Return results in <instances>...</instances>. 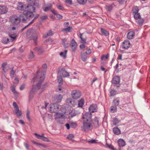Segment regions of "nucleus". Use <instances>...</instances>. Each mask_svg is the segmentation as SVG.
Returning <instances> with one entry per match:
<instances>
[{
	"instance_id": "1",
	"label": "nucleus",
	"mask_w": 150,
	"mask_h": 150,
	"mask_svg": "<svg viewBox=\"0 0 150 150\" xmlns=\"http://www.w3.org/2000/svg\"><path fill=\"white\" fill-rule=\"evenodd\" d=\"M25 19L24 17L22 15L17 16L14 15L12 16L10 19V20L11 23L14 25H17L21 21L25 22Z\"/></svg>"
},
{
	"instance_id": "2",
	"label": "nucleus",
	"mask_w": 150,
	"mask_h": 150,
	"mask_svg": "<svg viewBox=\"0 0 150 150\" xmlns=\"http://www.w3.org/2000/svg\"><path fill=\"white\" fill-rule=\"evenodd\" d=\"M24 14L27 17L26 18H24L25 19V21H26L27 22V23L28 24V25H29L35 19V18H33V19L32 20L30 21V18H29L30 17H33V15L32 12H30L28 11H25L24 13Z\"/></svg>"
},
{
	"instance_id": "3",
	"label": "nucleus",
	"mask_w": 150,
	"mask_h": 150,
	"mask_svg": "<svg viewBox=\"0 0 150 150\" xmlns=\"http://www.w3.org/2000/svg\"><path fill=\"white\" fill-rule=\"evenodd\" d=\"M58 73L59 76L63 77H66L69 76V74L65 69H62L59 71Z\"/></svg>"
},
{
	"instance_id": "4",
	"label": "nucleus",
	"mask_w": 150,
	"mask_h": 150,
	"mask_svg": "<svg viewBox=\"0 0 150 150\" xmlns=\"http://www.w3.org/2000/svg\"><path fill=\"white\" fill-rule=\"evenodd\" d=\"M84 122H91V114L89 113H86L83 117Z\"/></svg>"
},
{
	"instance_id": "5",
	"label": "nucleus",
	"mask_w": 150,
	"mask_h": 150,
	"mask_svg": "<svg viewBox=\"0 0 150 150\" xmlns=\"http://www.w3.org/2000/svg\"><path fill=\"white\" fill-rule=\"evenodd\" d=\"M130 42L127 40H125L123 42L122 46L124 48L126 49L129 47Z\"/></svg>"
},
{
	"instance_id": "6",
	"label": "nucleus",
	"mask_w": 150,
	"mask_h": 150,
	"mask_svg": "<svg viewBox=\"0 0 150 150\" xmlns=\"http://www.w3.org/2000/svg\"><path fill=\"white\" fill-rule=\"evenodd\" d=\"M120 79L119 77L116 76L114 77L112 79V82L115 84H118L120 83Z\"/></svg>"
},
{
	"instance_id": "7",
	"label": "nucleus",
	"mask_w": 150,
	"mask_h": 150,
	"mask_svg": "<svg viewBox=\"0 0 150 150\" xmlns=\"http://www.w3.org/2000/svg\"><path fill=\"white\" fill-rule=\"evenodd\" d=\"M27 35L30 37H31V36H32L34 40H36L37 38V36L35 35V33L33 31H31L28 32Z\"/></svg>"
},
{
	"instance_id": "8",
	"label": "nucleus",
	"mask_w": 150,
	"mask_h": 150,
	"mask_svg": "<svg viewBox=\"0 0 150 150\" xmlns=\"http://www.w3.org/2000/svg\"><path fill=\"white\" fill-rule=\"evenodd\" d=\"M7 8L5 6L0 7V13L1 14H4L7 12Z\"/></svg>"
},
{
	"instance_id": "9",
	"label": "nucleus",
	"mask_w": 150,
	"mask_h": 150,
	"mask_svg": "<svg viewBox=\"0 0 150 150\" xmlns=\"http://www.w3.org/2000/svg\"><path fill=\"white\" fill-rule=\"evenodd\" d=\"M91 124V122H84L83 128L85 131L88 129L90 127Z\"/></svg>"
},
{
	"instance_id": "10",
	"label": "nucleus",
	"mask_w": 150,
	"mask_h": 150,
	"mask_svg": "<svg viewBox=\"0 0 150 150\" xmlns=\"http://www.w3.org/2000/svg\"><path fill=\"white\" fill-rule=\"evenodd\" d=\"M72 96L73 98L74 99H77L80 97L81 95L80 92H77L72 94Z\"/></svg>"
},
{
	"instance_id": "11",
	"label": "nucleus",
	"mask_w": 150,
	"mask_h": 150,
	"mask_svg": "<svg viewBox=\"0 0 150 150\" xmlns=\"http://www.w3.org/2000/svg\"><path fill=\"white\" fill-rule=\"evenodd\" d=\"M59 108L57 104L56 103H55L52 105L51 107V111L53 112H55L54 110H56V109Z\"/></svg>"
},
{
	"instance_id": "12",
	"label": "nucleus",
	"mask_w": 150,
	"mask_h": 150,
	"mask_svg": "<svg viewBox=\"0 0 150 150\" xmlns=\"http://www.w3.org/2000/svg\"><path fill=\"white\" fill-rule=\"evenodd\" d=\"M29 3L31 6H30V8L33 9V10L35 11V8L33 6L35 5V4L36 3V0H30Z\"/></svg>"
},
{
	"instance_id": "13",
	"label": "nucleus",
	"mask_w": 150,
	"mask_h": 150,
	"mask_svg": "<svg viewBox=\"0 0 150 150\" xmlns=\"http://www.w3.org/2000/svg\"><path fill=\"white\" fill-rule=\"evenodd\" d=\"M118 142L120 146H123L125 144V141L122 139H119L118 141Z\"/></svg>"
},
{
	"instance_id": "14",
	"label": "nucleus",
	"mask_w": 150,
	"mask_h": 150,
	"mask_svg": "<svg viewBox=\"0 0 150 150\" xmlns=\"http://www.w3.org/2000/svg\"><path fill=\"white\" fill-rule=\"evenodd\" d=\"M62 98V96L61 95L56 96L54 97V99L56 100V102H60Z\"/></svg>"
},
{
	"instance_id": "15",
	"label": "nucleus",
	"mask_w": 150,
	"mask_h": 150,
	"mask_svg": "<svg viewBox=\"0 0 150 150\" xmlns=\"http://www.w3.org/2000/svg\"><path fill=\"white\" fill-rule=\"evenodd\" d=\"M71 46L74 50H75L77 44L74 39L72 40Z\"/></svg>"
},
{
	"instance_id": "16",
	"label": "nucleus",
	"mask_w": 150,
	"mask_h": 150,
	"mask_svg": "<svg viewBox=\"0 0 150 150\" xmlns=\"http://www.w3.org/2000/svg\"><path fill=\"white\" fill-rule=\"evenodd\" d=\"M134 36V33L133 32H130L127 34V38L129 39H132Z\"/></svg>"
},
{
	"instance_id": "17",
	"label": "nucleus",
	"mask_w": 150,
	"mask_h": 150,
	"mask_svg": "<svg viewBox=\"0 0 150 150\" xmlns=\"http://www.w3.org/2000/svg\"><path fill=\"white\" fill-rule=\"evenodd\" d=\"M96 107L95 105H91L89 108V110L91 112H93L95 111L96 110Z\"/></svg>"
},
{
	"instance_id": "18",
	"label": "nucleus",
	"mask_w": 150,
	"mask_h": 150,
	"mask_svg": "<svg viewBox=\"0 0 150 150\" xmlns=\"http://www.w3.org/2000/svg\"><path fill=\"white\" fill-rule=\"evenodd\" d=\"M101 31L102 34L106 36H108L109 35V33L106 30L103 29H101Z\"/></svg>"
},
{
	"instance_id": "19",
	"label": "nucleus",
	"mask_w": 150,
	"mask_h": 150,
	"mask_svg": "<svg viewBox=\"0 0 150 150\" xmlns=\"http://www.w3.org/2000/svg\"><path fill=\"white\" fill-rule=\"evenodd\" d=\"M41 82L40 81L37 85L36 86H33V88L32 89V90L35 88L36 89H39L41 87Z\"/></svg>"
},
{
	"instance_id": "20",
	"label": "nucleus",
	"mask_w": 150,
	"mask_h": 150,
	"mask_svg": "<svg viewBox=\"0 0 150 150\" xmlns=\"http://www.w3.org/2000/svg\"><path fill=\"white\" fill-rule=\"evenodd\" d=\"M9 36L11 38V40L13 41L15 40L17 37V36L15 35V34H9Z\"/></svg>"
},
{
	"instance_id": "21",
	"label": "nucleus",
	"mask_w": 150,
	"mask_h": 150,
	"mask_svg": "<svg viewBox=\"0 0 150 150\" xmlns=\"http://www.w3.org/2000/svg\"><path fill=\"white\" fill-rule=\"evenodd\" d=\"M16 113L18 116H20L22 114L21 111L19 110V108L16 109Z\"/></svg>"
},
{
	"instance_id": "22",
	"label": "nucleus",
	"mask_w": 150,
	"mask_h": 150,
	"mask_svg": "<svg viewBox=\"0 0 150 150\" xmlns=\"http://www.w3.org/2000/svg\"><path fill=\"white\" fill-rule=\"evenodd\" d=\"M141 17L139 13H134V18L136 19H140Z\"/></svg>"
},
{
	"instance_id": "23",
	"label": "nucleus",
	"mask_w": 150,
	"mask_h": 150,
	"mask_svg": "<svg viewBox=\"0 0 150 150\" xmlns=\"http://www.w3.org/2000/svg\"><path fill=\"white\" fill-rule=\"evenodd\" d=\"M113 132L115 134H118L120 133V129L117 128H115L113 129Z\"/></svg>"
},
{
	"instance_id": "24",
	"label": "nucleus",
	"mask_w": 150,
	"mask_h": 150,
	"mask_svg": "<svg viewBox=\"0 0 150 150\" xmlns=\"http://www.w3.org/2000/svg\"><path fill=\"white\" fill-rule=\"evenodd\" d=\"M84 104V100L81 99L79 101L78 107H82Z\"/></svg>"
},
{
	"instance_id": "25",
	"label": "nucleus",
	"mask_w": 150,
	"mask_h": 150,
	"mask_svg": "<svg viewBox=\"0 0 150 150\" xmlns=\"http://www.w3.org/2000/svg\"><path fill=\"white\" fill-rule=\"evenodd\" d=\"M11 90L12 92L15 94L18 93V92L15 89V87L14 85H13L11 86Z\"/></svg>"
},
{
	"instance_id": "26",
	"label": "nucleus",
	"mask_w": 150,
	"mask_h": 150,
	"mask_svg": "<svg viewBox=\"0 0 150 150\" xmlns=\"http://www.w3.org/2000/svg\"><path fill=\"white\" fill-rule=\"evenodd\" d=\"M67 52V50H65L64 52H61L60 54V55L63 57L64 58H65L66 57V54Z\"/></svg>"
},
{
	"instance_id": "27",
	"label": "nucleus",
	"mask_w": 150,
	"mask_h": 150,
	"mask_svg": "<svg viewBox=\"0 0 150 150\" xmlns=\"http://www.w3.org/2000/svg\"><path fill=\"white\" fill-rule=\"evenodd\" d=\"M55 115L56 116V118H57L62 117L63 115V114L62 113H57Z\"/></svg>"
},
{
	"instance_id": "28",
	"label": "nucleus",
	"mask_w": 150,
	"mask_h": 150,
	"mask_svg": "<svg viewBox=\"0 0 150 150\" xmlns=\"http://www.w3.org/2000/svg\"><path fill=\"white\" fill-rule=\"evenodd\" d=\"M87 0H77L78 2L80 4H83L86 2Z\"/></svg>"
},
{
	"instance_id": "29",
	"label": "nucleus",
	"mask_w": 150,
	"mask_h": 150,
	"mask_svg": "<svg viewBox=\"0 0 150 150\" xmlns=\"http://www.w3.org/2000/svg\"><path fill=\"white\" fill-rule=\"evenodd\" d=\"M76 113L74 111H71L69 113V115L71 117H73L74 116L76 115Z\"/></svg>"
},
{
	"instance_id": "30",
	"label": "nucleus",
	"mask_w": 150,
	"mask_h": 150,
	"mask_svg": "<svg viewBox=\"0 0 150 150\" xmlns=\"http://www.w3.org/2000/svg\"><path fill=\"white\" fill-rule=\"evenodd\" d=\"M71 28L70 27H68L67 28H64L63 29V31H65L67 32H70Z\"/></svg>"
},
{
	"instance_id": "31",
	"label": "nucleus",
	"mask_w": 150,
	"mask_h": 150,
	"mask_svg": "<svg viewBox=\"0 0 150 150\" xmlns=\"http://www.w3.org/2000/svg\"><path fill=\"white\" fill-rule=\"evenodd\" d=\"M62 77L59 76L58 77V82L59 83H61L62 82Z\"/></svg>"
},
{
	"instance_id": "32",
	"label": "nucleus",
	"mask_w": 150,
	"mask_h": 150,
	"mask_svg": "<svg viewBox=\"0 0 150 150\" xmlns=\"http://www.w3.org/2000/svg\"><path fill=\"white\" fill-rule=\"evenodd\" d=\"M138 23L139 25H141L144 22V20L141 18L140 19H138Z\"/></svg>"
},
{
	"instance_id": "33",
	"label": "nucleus",
	"mask_w": 150,
	"mask_h": 150,
	"mask_svg": "<svg viewBox=\"0 0 150 150\" xmlns=\"http://www.w3.org/2000/svg\"><path fill=\"white\" fill-rule=\"evenodd\" d=\"M9 41V40L8 39H5L3 40V42L4 44H6Z\"/></svg>"
},
{
	"instance_id": "34",
	"label": "nucleus",
	"mask_w": 150,
	"mask_h": 150,
	"mask_svg": "<svg viewBox=\"0 0 150 150\" xmlns=\"http://www.w3.org/2000/svg\"><path fill=\"white\" fill-rule=\"evenodd\" d=\"M52 7V5H51L49 7H45L44 9V11H46L49 10H50Z\"/></svg>"
},
{
	"instance_id": "35",
	"label": "nucleus",
	"mask_w": 150,
	"mask_h": 150,
	"mask_svg": "<svg viewBox=\"0 0 150 150\" xmlns=\"http://www.w3.org/2000/svg\"><path fill=\"white\" fill-rule=\"evenodd\" d=\"M91 53V50L90 49H88L86 52V54L87 55L90 54Z\"/></svg>"
},
{
	"instance_id": "36",
	"label": "nucleus",
	"mask_w": 150,
	"mask_h": 150,
	"mask_svg": "<svg viewBox=\"0 0 150 150\" xmlns=\"http://www.w3.org/2000/svg\"><path fill=\"white\" fill-rule=\"evenodd\" d=\"M116 109V108L115 106H112L111 108V110L112 112H114Z\"/></svg>"
},
{
	"instance_id": "37",
	"label": "nucleus",
	"mask_w": 150,
	"mask_h": 150,
	"mask_svg": "<svg viewBox=\"0 0 150 150\" xmlns=\"http://www.w3.org/2000/svg\"><path fill=\"white\" fill-rule=\"evenodd\" d=\"M73 135L72 134H69L68 137L67 138L70 139H72L73 138Z\"/></svg>"
},
{
	"instance_id": "38",
	"label": "nucleus",
	"mask_w": 150,
	"mask_h": 150,
	"mask_svg": "<svg viewBox=\"0 0 150 150\" xmlns=\"http://www.w3.org/2000/svg\"><path fill=\"white\" fill-rule=\"evenodd\" d=\"M56 15L57 16V17L59 19H61L62 18V16L60 14H57Z\"/></svg>"
},
{
	"instance_id": "39",
	"label": "nucleus",
	"mask_w": 150,
	"mask_h": 150,
	"mask_svg": "<svg viewBox=\"0 0 150 150\" xmlns=\"http://www.w3.org/2000/svg\"><path fill=\"white\" fill-rule=\"evenodd\" d=\"M66 2L69 4H72L71 0H66Z\"/></svg>"
},
{
	"instance_id": "40",
	"label": "nucleus",
	"mask_w": 150,
	"mask_h": 150,
	"mask_svg": "<svg viewBox=\"0 0 150 150\" xmlns=\"http://www.w3.org/2000/svg\"><path fill=\"white\" fill-rule=\"evenodd\" d=\"M118 122V121L117 119L116 118L113 121L114 124L115 125L116 124H117Z\"/></svg>"
},
{
	"instance_id": "41",
	"label": "nucleus",
	"mask_w": 150,
	"mask_h": 150,
	"mask_svg": "<svg viewBox=\"0 0 150 150\" xmlns=\"http://www.w3.org/2000/svg\"><path fill=\"white\" fill-rule=\"evenodd\" d=\"M13 105L16 109L18 108V106L16 102H13Z\"/></svg>"
},
{
	"instance_id": "42",
	"label": "nucleus",
	"mask_w": 150,
	"mask_h": 150,
	"mask_svg": "<svg viewBox=\"0 0 150 150\" xmlns=\"http://www.w3.org/2000/svg\"><path fill=\"white\" fill-rule=\"evenodd\" d=\"M139 11V9H138V8L137 7H136L134 9V11L133 12V13H138V11Z\"/></svg>"
},
{
	"instance_id": "43",
	"label": "nucleus",
	"mask_w": 150,
	"mask_h": 150,
	"mask_svg": "<svg viewBox=\"0 0 150 150\" xmlns=\"http://www.w3.org/2000/svg\"><path fill=\"white\" fill-rule=\"evenodd\" d=\"M35 134L36 136H37V137H44V138H47L44 137L42 135H39L37 133H35Z\"/></svg>"
},
{
	"instance_id": "44",
	"label": "nucleus",
	"mask_w": 150,
	"mask_h": 150,
	"mask_svg": "<svg viewBox=\"0 0 150 150\" xmlns=\"http://www.w3.org/2000/svg\"><path fill=\"white\" fill-rule=\"evenodd\" d=\"M82 34H80V38L81 39V40L83 42V43H86L85 40V39H83L82 38Z\"/></svg>"
},
{
	"instance_id": "45",
	"label": "nucleus",
	"mask_w": 150,
	"mask_h": 150,
	"mask_svg": "<svg viewBox=\"0 0 150 150\" xmlns=\"http://www.w3.org/2000/svg\"><path fill=\"white\" fill-rule=\"evenodd\" d=\"M47 18V16H44L41 17V18L43 20H45Z\"/></svg>"
},
{
	"instance_id": "46",
	"label": "nucleus",
	"mask_w": 150,
	"mask_h": 150,
	"mask_svg": "<svg viewBox=\"0 0 150 150\" xmlns=\"http://www.w3.org/2000/svg\"><path fill=\"white\" fill-rule=\"evenodd\" d=\"M80 47L81 49H84L85 48L86 46L84 44H82L80 45Z\"/></svg>"
},
{
	"instance_id": "47",
	"label": "nucleus",
	"mask_w": 150,
	"mask_h": 150,
	"mask_svg": "<svg viewBox=\"0 0 150 150\" xmlns=\"http://www.w3.org/2000/svg\"><path fill=\"white\" fill-rule=\"evenodd\" d=\"M66 42V40L65 39H64L62 40V44L64 45V46H66L65 42Z\"/></svg>"
},
{
	"instance_id": "48",
	"label": "nucleus",
	"mask_w": 150,
	"mask_h": 150,
	"mask_svg": "<svg viewBox=\"0 0 150 150\" xmlns=\"http://www.w3.org/2000/svg\"><path fill=\"white\" fill-rule=\"evenodd\" d=\"M115 94V91L114 90H112L110 92V95L111 96H112Z\"/></svg>"
},
{
	"instance_id": "49",
	"label": "nucleus",
	"mask_w": 150,
	"mask_h": 150,
	"mask_svg": "<svg viewBox=\"0 0 150 150\" xmlns=\"http://www.w3.org/2000/svg\"><path fill=\"white\" fill-rule=\"evenodd\" d=\"M89 142L91 143H96V140H90L89 141Z\"/></svg>"
},
{
	"instance_id": "50",
	"label": "nucleus",
	"mask_w": 150,
	"mask_h": 150,
	"mask_svg": "<svg viewBox=\"0 0 150 150\" xmlns=\"http://www.w3.org/2000/svg\"><path fill=\"white\" fill-rule=\"evenodd\" d=\"M71 100L70 99H68L67 100V102L68 103H71Z\"/></svg>"
},
{
	"instance_id": "51",
	"label": "nucleus",
	"mask_w": 150,
	"mask_h": 150,
	"mask_svg": "<svg viewBox=\"0 0 150 150\" xmlns=\"http://www.w3.org/2000/svg\"><path fill=\"white\" fill-rule=\"evenodd\" d=\"M51 12H52L53 13H54V14H55V15H56V14H57V13H56V12H55V10H52V11H51Z\"/></svg>"
},
{
	"instance_id": "52",
	"label": "nucleus",
	"mask_w": 150,
	"mask_h": 150,
	"mask_svg": "<svg viewBox=\"0 0 150 150\" xmlns=\"http://www.w3.org/2000/svg\"><path fill=\"white\" fill-rule=\"evenodd\" d=\"M66 126L68 129H69L70 128L69 125L68 124H67L66 125Z\"/></svg>"
},
{
	"instance_id": "53",
	"label": "nucleus",
	"mask_w": 150,
	"mask_h": 150,
	"mask_svg": "<svg viewBox=\"0 0 150 150\" xmlns=\"http://www.w3.org/2000/svg\"><path fill=\"white\" fill-rule=\"evenodd\" d=\"M105 58V56L104 55H103L102 57H101V59L102 60H103L104 58Z\"/></svg>"
},
{
	"instance_id": "54",
	"label": "nucleus",
	"mask_w": 150,
	"mask_h": 150,
	"mask_svg": "<svg viewBox=\"0 0 150 150\" xmlns=\"http://www.w3.org/2000/svg\"><path fill=\"white\" fill-rule=\"evenodd\" d=\"M24 88V86L23 85H22L20 87V89L21 90H22Z\"/></svg>"
},
{
	"instance_id": "55",
	"label": "nucleus",
	"mask_w": 150,
	"mask_h": 150,
	"mask_svg": "<svg viewBox=\"0 0 150 150\" xmlns=\"http://www.w3.org/2000/svg\"><path fill=\"white\" fill-rule=\"evenodd\" d=\"M3 88V86L1 83H0V89L2 90Z\"/></svg>"
},
{
	"instance_id": "56",
	"label": "nucleus",
	"mask_w": 150,
	"mask_h": 150,
	"mask_svg": "<svg viewBox=\"0 0 150 150\" xmlns=\"http://www.w3.org/2000/svg\"><path fill=\"white\" fill-rule=\"evenodd\" d=\"M82 59L83 61H85L86 60V58L85 57H82Z\"/></svg>"
},
{
	"instance_id": "57",
	"label": "nucleus",
	"mask_w": 150,
	"mask_h": 150,
	"mask_svg": "<svg viewBox=\"0 0 150 150\" xmlns=\"http://www.w3.org/2000/svg\"><path fill=\"white\" fill-rule=\"evenodd\" d=\"M27 117L28 118L29 120H30V117L29 116V113H28V112L27 113Z\"/></svg>"
},
{
	"instance_id": "58",
	"label": "nucleus",
	"mask_w": 150,
	"mask_h": 150,
	"mask_svg": "<svg viewBox=\"0 0 150 150\" xmlns=\"http://www.w3.org/2000/svg\"><path fill=\"white\" fill-rule=\"evenodd\" d=\"M34 144H35L38 145H40V146H42V145L41 144H38V143H37L36 142H34Z\"/></svg>"
},
{
	"instance_id": "59",
	"label": "nucleus",
	"mask_w": 150,
	"mask_h": 150,
	"mask_svg": "<svg viewBox=\"0 0 150 150\" xmlns=\"http://www.w3.org/2000/svg\"><path fill=\"white\" fill-rule=\"evenodd\" d=\"M15 73L14 71L12 69L11 71V74L13 75Z\"/></svg>"
},
{
	"instance_id": "60",
	"label": "nucleus",
	"mask_w": 150,
	"mask_h": 150,
	"mask_svg": "<svg viewBox=\"0 0 150 150\" xmlns=\"http://www.w3.org/2000/svg\"><path fill=\"white\" fill-rule=\"evenodd\" d=\"M20 122L21 123V124H24V122H23V121L22 120H20Z\"/></svg>"
},
{
	"instance_id": "61",
	"label": "nucleus",
	"mask_w": 150,
	"mask_h": 150,
	"mask_svg": "<svg viewBox=\"0 0 150 150\" xmlns=\"http://www.w3.org/2000/svg\"><path fill=\"white\" fill-rule=\"evenodd\" d=\"M65 25H66V26H67L69 25V23L67 22L65 23Z\"/></svg>"
},
{
	"instance_id": "62",
	"label": "nucleus",
	"mask_w": 150,
	"mask_h": 150,
	"mask_svg": "<svg viewBox=\"0 0 150 150\" xmlns=\"http://www.w3.org/2000/svg\"><path fill=\"white\" fill-rule=\"evenodd\" d=\"M25 146L27 148H28L29 146L28 145V144H25Z\"/></svg>"
},
{
	"instance_id": "63",
	"label": "nucleus",
	"mask_w": 150,
	"mask_h": 150,
	"mask_svg": "<svg viewBox=\"0 0 150 150\" xmlns=\"http://www.w3.org/2000/svg\"><path fill=\"white\" fill-rule=\"evenodd\" d=\"M108 57V54H107L106 56H105V58L106 59H107Z\"/></svg>"
},
{
	"instance_id": "64",
	"label": "nucleus",
	"mask_w": 150,
	"mask_h": 150,
	"mask_svg": "<svg viewBox=\"0 0 150 150\" xmlns=\"http://www.w3.org/2000/svg\"><path fill=\"white\" fill-rule=\"evenodd\" d=\"M23 6L22 5V6H18V8H23Z\"/></svg>"
}]
</instances>
